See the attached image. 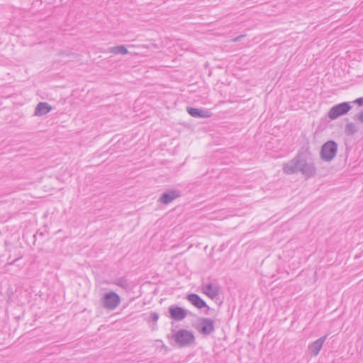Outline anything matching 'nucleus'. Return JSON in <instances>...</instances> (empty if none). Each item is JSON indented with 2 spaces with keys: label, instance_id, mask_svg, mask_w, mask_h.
Wrapping results in <instances>:
<instances>
[{
  "label": "nucleus",
  "instance_id": "obj_1",
  "mask_svg": "<svg viewBox=\"0 0 363 363\" xmlns=\"http://www.w3.org/2000/svg\"><path fill=\"white\" fill-rule=\"evenodd\" d=\"M308 155L306 152H298L294 158L283 164V172L286 174L300 172L306 178L314 176L316 168L313 163L308 162Z\"/></svg>",
  "mask_w": 363,
  "mask_h": 363
},
{
  "label": "nucleus",
  "instance_id": "obj_2",
  "mask_svg": "<svg viewBox=\"0 0 363 363\" xmlns=\"http://www.w3.org/2000/svg\"><path fill=\"white\" fill-rule=\"evenodd\" d=\"M173 339L180 347H189L195 342L194 333L186 329H179L174 334Z\"/></svg>",
  "mask_w": 363,
  "mask_h": 363
},
{
  "label": "nucleus",
  "instance_id": "obj_3",
  "mask_svg": "<svg viewBox=\"0 0 363 363\" xmlns=\"http://www.w3.org/2000/svg\"><path fill=\"white\" fill-rule=\"evenodd\" d=\"M337 151V144L333 140H329L324 143L320 150V158L324 162H330L336 156Z\"/></svg>",
  "mask_w": 363,
  "mask_h": 363
},
{
  "label": "nucleus",
  "instance_id": "obj_4",
  "mask_svg": "<svg viewBox=\"0 0 363 363\" xmlns=\"http://www.w3.org/2000/svg\"><path fill=\"white\" fill-rule=\"evenodd\" d=\"M121 303V297L114 292L110 291L106 293L101 298V305L104 308L108 310L115 309Z\"/></svg>",
  "mask_w": 363,
  "mask_h": 363
},
{
  "label": "nucleus",
  "instance_id": "obj_5",
  "mask_svg": "<svg viewBox=\"0 0 363 363\" xmlns=\"http://www.w3.org/2000/svg\"><path fill=\"white\" fill-rule=\"evenodd\" d=\"M352 108L350 103L342 102L330 108L328 116L330 120H335L338 117L346 114Z\"/></svg>",
  "mask_w": 363,
  "mask_h": 363
},
{
  "label": "nucleus",
  "instance_id": "obj_6",
  "mask_svg": "<svg viewBox=\"0 0 363 363\" xmlns=\"http://www.w3.org/2000/svg\"><path fill=\"white\" fill-rule=\"evenodd\" d=\"M196 329L203 335L211 334L215 330L214 321L208 318H200Z\"/></svg>",
  "mask_w": 363,
  "mask_h": 363
},
{
  "label": "nucleus",
  "instance_id": "obj_7",
  "mask_svg": "<svg viewBox=\"0 0 363 363\" xmlns=\"http://www.w3.org/2000/svg\"><path fill=\"white\" fill-rule=\"evenodd\" d=\"M327 337L328 334L320 337L318 340L309 344V345L308 346V352L311 357H315L318 354L323 347L324 342L327 339Z\"/></svg>",
  "mask_w": 363,
  "mask_h": 363
},
{
  "label": "nucleus",
  "instance_id": "obj_8",
  "mask_svg": "<svg viewBox=\"0 0 363 363\" xmlns=\"http://www.w3.org/2000/svg\"><path fill=\"white\" fill-rule=\"evenodd\" d=\"M168 311L171 318L175 320H182L184 319L187 314L184 308L174 305L169 306Z\"/></svg>",
  "mask_w": 363,
  "mask_h": 363
},
{
  "label": "nucleus",
  "instance_id": "obj_9",
  "mask_svg": "<svg viewBox=\"0 0 363 363\" xmlns=\"http://www.w3.org/2000/svg\"><path fill=\"white\" fill-rule=\"evenodd\" d=\"M186 298L193 306L199 309L206 307L208 308V309L209 308L206 303L196 294H188Z\"/></svg>",
  "mask_w": 363,
  "mask_h": 363
},
{
  "label": "nucleus",
  "instance_id": "obj_10",
  "mask_svg": "<svg viewBox=\"0 0 363 363\" xmlns=\"http://www.w3.org/2000/svg\"><path fill=\"white\" fill-rule=\"evenodd\" d=\"M179 196V191L176 190H171L169 191L163 193L161 197L160 198V201L162 203L168 204Z\"/></svg>",
  "mask_w": 363,
  "mask_h": 363
},
{
  "label": "nucleus",
  "instance_id": "obj_11",
  "mask_svg": "<svg viewBox=\"0 0 363 363\" xmlns=\"http://www.w3.org/2000/svg\"><path fill=\"white\" fill-rule=\"evenodd\" d=\"M52 110V106L47 102H40L35 107L34 114L37 116H42Z\"/></svg>",
  "mask_w": 363,
  "mask_h": 363
},
{
  "label": "nucleus",
  "instance_id": "obj_12",
  "mask_svg": "<svg viewBox=\"0 0 363 363\" xmlns=\"http://www.w3.org/2000/svg\"><path fill=\"white\" fill-rule=\"evenodd\" d=\"M201 286L203 290V293H205L210 298H214L218 296V290L216 288H213V284L211 282H208L206 284L203 282Z\"/></svg>",
  "mask_w": 363,
  "mask_h": 363
},
{
  "label": "nucleus",
  "instance_id": "obj_13",
  "mask_svg": "<svg viewBox=\"0 0 363 363\" xmlns=\"http://www.w3.org/2000/svg\"><path fill=\"white\" fill-rule=\"evenodd\" d=\"M188 113L195 118H206L209 116L208 111L193 107H187Z\"/></svg>",
  "mask_w": 363,
  "mask_h": 363
},
{
  "label": "nucleus",
  "instance_id": "obj_14",
  "mask_svg": "<svg viewBox=\"0 0 363 363\" xmlns=\"http://www.w3.org/2000/svg\"><path fill=\"white\" fill-rule=\"evenodd\" d=\"M108 52L114 55H126L128 53L127 48L124 45H118L108 48Z\"/></svg>",
  "mask_w": 363,
  "mask_h": 363
},
{
  "label": "nucleus",
  "instance_id": "obj_15",
  "mask_svg": "<svg viewBox=\"0 0 363 363\" xmlns=\"http://www.w3.org/2000/svg\"><path fill=\"white\" fill-rule=\"evenodd\" d=\"M113 284L119 286L124 289H129L130 287L129 282L124 277L116 279L113 281Z\"/></svg>",
  "mask_w": 363,
  "mask_h": 363
},
{
  "label": "nucleus",
  "instance_id": "obj_16",
  "mask_svg": "<svg viewBox=\"0 0 363 363\" xmlns=\"http://www.w3.org/2000/svg\"><path fill=\"white\" fill-rule=\"evenodd\" d=\"M345 131L347 133L353 134L357 131L356 127L354 123H350L346 125Z\"/></svg>",
  "mask_w": 363,
  "mask_h": 363
},
{
  "label": "nucleus",
  "instance_id": "obj_17",
  "mask_svg": "<svg viewBox=\"0 0 363 363\" xmlns=\"http://www.w3.org/2000/svg\"><path fill=\"white\" fill-rule=\"evenodd\" d=\"M159 319V314L156 312H151L150 314V317L147 320L148 322L152 321L156 323Z\"/></svg>",
  "mask_w": 363,
  "mask_h": 363
},
{
  "label": "nucleus",
  "instance_id": "obj_18",
  "mask_svg": "<svg viewBox=\"0 0 363 363\" xmlns=\"http://www.w3.org/2000/svg\"><path fill=\"white\" fill-rule=\"evenodd\" d=\"M354 103L358 104L359 106H362L363 105V97H360V98H358L357 99Z\"/></svg>",
  "mask_w": 363,
  "mask_h": 363
},
{
  "label": "nucleus",
  "instance_id": "obj_19",
  "mask_svg": "<svg viewBox=\"0 0 363 363\" xmlns=\"http://www.w3.org/2000/svg\"><path fill=\"white\" fill-rule=\"evenodd\" d=\"M357 118L361 123H363V111L357 116Z\"/></svg>",
  "mask_w": 363,
  "mask_h": 363
},
{
  "label": "nucleus",
  "instance_id": "obj_20",
  "mask_svg": "<svg viewBox=\"0 0 363 363\" xmlns=\"http://www.w3.org/2000/svg\"><path fill=\"white\" fill-rule=\"evenodd\" d=\"M242 36L240 35V36H238V37H236L235 38L233 39V41L235 42H238L240 40V39L242 38Z\"/></svg>",
  "mask_w": 363,
  "mask_h": 363
}]
</instances>
